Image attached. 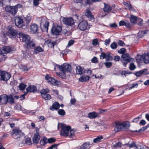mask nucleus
<instances>
[{
	"mask_svg": "<svg viewBox=\"0 0 149 149\" xmlns=\"http://www.w3.org/2000/svg\"><path fill=\"white\" fill-rule=\"evenodd\" d=\"M60 72H57V75L60 78L65 79L66 77L67 73L64 71H61Z\"/></svg>",
	"mask_w": 149,
	"mask_h": 149,
	"instance_id": "obj_28",
	"label": "nucleus"
},
{
	"mask_svg": "<svg viewBox=\"0 0 149 149\" xmlns=\"http://www.w3.org/2000/svg\"><path fill=\"white\" fill-rule=\"evenodd\" d=\"M131 59H130L129 55L128 54H123L122 55V58L121 59V61L123 65L125 66H126L127 63L129 62Z\"/></svg>",
	"mask_w": 149,
	"mask_h": 149,
	"instance_id": "obj_6",
	"label": "nucleus"
},
{
	"mask_svg": "<svg viewBox=\"0 0 149 149\" xmlns=\"http://www.w3.org/2000/svg\"><path fill=\"white\" fill-rule=\"evenodd\" d=\"M36 50L38 52H41L43 51V49L40 47H38L36 48Z\"/></svg>",
	"mask_w": 149,
	"mask_h": 149,
	"instance_id": "obj_63",
	"label": "nucleus"
},
{
	"mask_svg": "<svg viewBox=\"0 0 149 149\" xmlns=\"http://www.w3.org/2000/svg\"><path fill=\"white\" fill-rule=\"evenodd\" d=\"M76 72L77 74H82L84 72V71L82 68L80 66L76 67Z\"/></svg>",
	"mask_w": 149,
	"mask_h": 149,
	"instance_id": "obj_32",
	"label": "nucleus"
},
{
	"mask_svg": "<svg viewBox=\"0 0 149 149\" xmlns=\"http://www.w3.org/2000/svg\"><path fill=\"white\" fill-rule=\"evenodd\" d=\"M85 15L88 17H91L92 16L91 11L88 9L86 10Z\"/></svg>",
	"mask_w": 149,
	"mask_h": 149,
	"instance_id": "obj_39",
	"label": "nucleus"
},
{
	"mask_svg": "<svg viewBox=\"0 0 149 149\" xmlns=\"http://www.w3.org/2000/svg\"><path fill=\"white\" fill-rule=\"evenodd\" d=\"M132 72L129 71H123L121 73L122 76H124V77H125L127 75V74H131Z\"/></svg>",
	"mask_w": 149,
	"mask_h": 149,
	"instance_id": "obj_37",
	"label": "nucleus"
},
{
	"mask_svg": "<svg viewBox=\"0 0 149 149\" xmlns=\"http://www.w3.org/2000/svg\"><path fill=\"white\" fill-rule=\"evenodd\" d=\"M138 86V84L137 83L133 84L132 85V86L129 88V90H131L132 88H137Z\"/></svg>",
	"mask_w": 149,
	"mask_h": 149,
	"instance_id": "obj_53",
	"label": "nucleus"
},
{
	"mask_svg": "<svg viewBox=\"0 0 149 149\" xmlns=\"http://www.w3.org/2000/svg\"><path fill=\"white\" fill-rule=\"evenodd\" d=\"M47 143V139H43L41 140L40 141V144L41 145L44 146L45 144Z\"/></svg>",
	"mask_w": 149,
	"mask_h": 149,
	"instance_id": "obj_47",
	"label": "nucleus"
},
{
	"mask_svg": "<svg viewBox=\"0 0 149 149\" xmlns=\"http://www.w3.org/2000/svg\"><path fill=\"white\" fill-rule=\"evenodd\" d=\"M57 67L60 71H64L66 73H70L72 70V68L70 65L64 63L61 65H57Z\"/></svg>",
	"mask_w": 149,
	"mask_h": 149,
	"instance_id": "obj_3",
	"label": "nucleus"
},
{
	"mask_svg": "<svg viewBox=\"0 0 149 149\" xmlns=\"http://www.w3.org/2000/svg\"><path fill=\"white\" fill-rule=\"evenodd\" d=\"M11 77L10 74L6 71H1L0 72V80L7 81L9 80Z\"/></svg>",
	"mask_w": 149,
	"mask_h": 149,
	"instance_id": "obj_5",
	"label": "nucleus"
},
{
	"mask_svg": "<svg viewBox=\"0 0 149 149\" xmlns=\"http://www.w3.org/2000/svg\"><path fill=\"white\" fill-rule=\"evenodd\" d=\"M49 23L48 21H46L45 23L43 24V26L44 28V30L47 31L48 29Z\"/></svg>",
	"mask_w": 149,
	"mask_h": 149,
	"instance_id": "obj_38",
	"label": "nucleus"
},
{
	"mask_svg": "<svg viewBox=\"0 0 149 149\" xmlns=\"http://www.w3.org/2000/svg\"><path fill=\"white\" fill-rule=\"evenodd\" d=\"M117 45L116 42H113L110 45L111 48L113 49H115L117 47Z\"/></svg>",
	"mask_w": 149,
	"mask_h": 149,
	"instance_id": "obj_46",
	"label": "nucleus"
},
{
	"mask_svg": "<svg viewBox=\"0 0 149 149\" xmlns=\"http://www.w3.org/2000/svg\"><path fill=\"white\" fill-rule=\"evenodd\" d=\"M26 86L23 84H20L19 86V89L21 90H23L24 89Z\"/></svg>",
	"mask_w": 149,
	"mask_h": 149,
	"instance_id": "obj_45",
	"label": "nucleus"
},
{
	"mask_svg": "<svg viewBox=\"0 0 149 149\" xmlns=\"http://www.w3.org/2000/svg\"><path fill=\"white\" fill-rule=\"evenodd\" d=\"M56 141V139L54 138H51L49 139H47V143H52L55 142Z\"/></svg>",
	"mask_w": 149,
	"mask_h": 149,
	"instance_id": "obj_41",
	"label": "nucleus"
},
{
	"mask_svg": "<svg viewBox=\"0 0 149 149\" xmlns=\"http://www.w3.org/2000/svg\"><path fill=\"white\" fill-rule=\"evenodd\" d=\"M148 128V127H147V126H146L144 127H142L141 129H140L139 130H134L133 131L136 132H138L141 131H144L145 130L147 129Z\"/></svg>",
	"mask_w": 149,
	"mask_h": 149,
	"instance_id": "obj_50",
	"label": "nucleus"
},
{
	"mask_svg": "<svg viewBox=\"0 0 149 149\" xmlns=\"http://www.w3.org/2000/svg\"><path fill=\"white\" fill-rule=\"evenodd\" d=\"M62 29V28L61 26L57 25L52 28V32L53 35H59L60 34Z\"/></svg>",
	"mask_w": 149,
	"mask_h": 149,
	"instance_id": "obj_10",
	"label": "nucleus"
},
{
	"mask_svg": "<svg viewBox=\"0 0 149 149\" xmlns=\"http://www.w3.org/2000/svg\"><path fill=\"white\" fill-rule=\"evenodd\" d=\"M143 61L146 63H149V54H145L143 55Z\"/></svg>",
	"mask_w": 149,
	"mask_h": 149,
	"instance_id": "obj_26",
	"label": "nucleus"
},
{
	"mask_svg": "<svg viewBox=\"0 0 149 149\" xmlns=\"http://www.w3.org/2000/svg\"><path fill=\"white\" fill-rule=\"evenodd\" d=\"M125 145L127 146L130 148L135 147L136 146L135 143L133 142L131 144L128 143L125 144Z\"/></svg>",
	"mask_w": 149,
	"mask_h": 149,
	"instance_id": "obj_54",
	"label": "nucleus"
},
{
	"mask_svg": "<svg viewBox=\"0 0 149 149\" xmlns=\"http://www.w3.org/2000/svg\"><path fill=\"white\" fill-rule=\"evenodd\" d=\"M91 62L92 63H96L98 62L97 58L96 57H94L91 59Z\"/></svg>",
	"mask_w": 149,
	"mask_h": 149,
	"instance_id": "obj_59",
	"label": "nucleus"
},
{
	"mask_svg": "<svg viewBox=\"0 0 149 149\" xmlns=\"http://www.w3.org/2000/svg\"><path fill=\"white\" fill-rule=\"evenodd\" d=\"M121 146V144L120 142L116 143L113 145V147L114 148L117 147L118 148H120Z\"/></svg>",
	"mask_w": 149,
	"mask_h": 149,
	"instance_id": "obj_57",
	"label": "nucleus"
},
{
	"mask_svg": "<svg viewBox=\"0 0 149 149\" xmlns=\"http://www.w3.org/2000/svg\"><path fill=\"white\" fill-rule=\"evenodd\" d=\"M102 139L103 137L102 136H99L96 138L94 139L93 142L96 143L99 142Z\"/></svg>",
	"mask_w": 149,
	"mask_h": 149,
	"instance_id": "obj_36",
	"label": "nucleus"
},
{
	"mask_svg": "<svg viewBox=\"0 0 149 149\" xmlns=\"http://www.w3.org/2000/svg\"><path fill=\"white\" fill-rule=\"evenodd\" d=\"M123 4L125 9L129 10L130 11H135V10L129 3L124 2Z\"/></svg>",
	"mask_w": 149,
	"mask_h": 149,
	"instance_id": "obj_22",
	"label": "nucleus"
},
{
	"mask_svg": "<svg viewBox=\"0 0 149 149\" xmlns=\"http://www.w3.org/2000/svg\"><path fill=\"white\" fill-rule=\"evenodd\" d=\"M90 144L89 142H86L84 143L80 146L81 149H86L90 148Z\"/></svg>",
	"mask_w": 149,
	"mask_h": 149,
	"instance_id": "obj_30",
	"label": "nucleus"
},
{
	"mask_svg": "<svg viewBox=\"0 0 149 149\" xmlns=\"http://www.w3.org/2000/svg\"><path fill=\"white\" fill-rule=\"evenodd\" d=\"M42 0H33V2L34 5L35 6H38L39 4V1Z\"/></svg>",
	"mask_w": 149,
	"mask_h": 149,
	"instance_id": "obj_58",
	"label": "nucleus"
},
{
	"mask_svg": "<svg viewBox=\"0 0 149 149\" xmlns=\"http://www.w3.org/2000/svg\"><path fill=\"white\" fill-rule=\"evenodd\" d=\"M126 49L124 48H122L120 49L118 51V52L122 54L125 52Z\"/></svg>",
	"mask_w": 149,
	"mask_h": 149,
	"instance_id": "obj_64",
	"label": "nucleus"
},
{
	"mask_svg": "<svg viewBox=\"0 0 149 149\" xmlns=\"http://www.w3.org/2000/svg\"><path fill=\"white\" fill-rule=\"evenodd\" d=\"M26 44V47L28 49H31L33 47H35L36 46L35 42L34 40L32 39H31L28 42H27Z\"/></svg>",
	"mask_w": 149,
	"mask_h": 149,
	"instance_id": "obj_18",
	"label": "nucleus"
},
{
	"mask_svg": "<svg viewBox=\"0 0 149 149\" xmlns=\"http://www.w3.org/2000/svg\"><path fill=\"white\" fill-rule=\"evenodd\" d=\"M146 70H147L146 69H144L143 70H140L136 72L135 75L136 76H139L141 74H143L145 71Z\"/></svg>",
	"mask_w": 149,
	"mask_h": 149,
	"instance_id": "obj_43",
	"label": "nucleus"
},
{
	"mask_svg": "<svg viewBox=\"0 0 149 149\" xmlns=\"http://www.w3.org/2000/svg\"><path fill=\"white\" fill-rule=\"evenodd\" d=\"M15 22L16 26L18 27H21L23 25V21L21 17H16L15 19Z\"/></svg>",
	"mask_w": 149,
	"mask_h": 149,
	"instance_id": "obj_12",
	"label": "nucleus"
},
{
	"mask_svg": "<svg viewBox=\"0 0 149 149\" xmlns=\"http://www.w3.org/2000/svg\"><path fill=\"white\" fill-rule=\"evenodd\" d=\"M22 7V5L19 4L14 6H7L5 8V10L7 12H10L12 15L14 16L17 13L18 9Z\"/></svg>",
	"mask_w": 149,
	"mask_h": 149,
	"instance_id": "obj_2",
	"label": "nucleus"
},
{
	"mask_svg": "<svg viewBox=\"0 0 149 149\" xmlns=\"http://www.w3.org/2000/svg\"><path fill=\"white\" fill-rule=\"evenodd\" d=\"M74 41L73 40H70L68 42L67 45L68 47H70L74 43Z\"/></svg>",
	"mask_w": 149,
	"mask_h": 149,
	"instance_id": "obj_62",
	"label": "nucleus"
},
{
	"mask_svg": "<svg viewBox=\"0 0 149 149\" xmlns=\"http://www.w3.org/2000/svg\"><path fill=\"white\" fill-rule=\"evenodd\" d=\"M106 53L105 54L104 52H102L101 54L100 55V58L101 59H104L106 58Z\"/></svg>",
	"mask_w": 149,
	"mask_h": 149,
	"instance_id": "obj_56",
	"label": "nucleus"
},
{
	"mask_svg": "<svg viewBox=\"0 0 149 149\" xmlns=\"http://www.w3.org/2000/svg\"><path fill=\"white\" fill-rule=\"evenodd\" d=\"M30 32L32 34H34L36 33L38 30V25L34 24H31L30 26Z\"/></svg>",
	"mask_w": 149,
	"mask_h": 149,
	"instance_id": "obj_16",
	"label": "nucleus"
},
{
	"mask_svg": "<svg viewBox=\"0 0 149 149\" xmlns=\"http://www.w3.org/2000/svg\"><path fill=\"white\" fill-rule=\"evenodd\" d=\"M98 114L95 112H90L88 114V117L90 119H93L96 118Z\"/></svg>",
	"mask_w": 149,
	"mask_h": 149,
	"instance_id": "obj_24",
	"label": "nucleus"
},
{
	"mask_svg": "<svg viewBox=\"0 0 149 149\" xmlns=\"http://www.w3.org/2000/svg\"><path fill=\"white\" fill-rule=\"evenodd\" d=\"M113 58V56L111 55L110 53H106V61L111 60H112Z\"/></svg>",
	"mask_w": 149,
	"mask_h": 149,
	"instance_id": "obj_34",
	"label": "nucleus"
},
{
	"mask_svg": "<svg viewBox=\"0 0 149 149\" xmlns=\"http://www.w3.org/2000/svg\"><path fill=\"white\" fill-rule=\"evenodd\" d=\"M12 136L15 139H18L21 137H24V134L20 130L16 129L12 131Z\"/></svg>",
	"mask_w": 149,
	"mask_h": 149,
	"instance_id": "obj_4",
	"label": "nucleus"
},
{
	"mask_svg": "<svg viewBox=\"0 0 149 149\" xmlns=\"http://www.w3.org/2000/svg\"><path fill=\"white\" fill-rule=\"evenodd\" d=\"M63 22L64 24L71 26L73 25L74 23L73 19L71 17L64 18Z\"/></svg>",
	"mask_w": 149,
	"mask_h": 149,
	"instance_id": "obj_13",
	"label": "nucleus"
},
{
	"mask_svg": "<svg viewBox=\"0 0 149 149\" xmlns=\"http://www.w3.org/2000/svg\"><path fill=\"white\" fill-rule=\"evenodd\" d=\"M89 77L88 76L84 75L79 79V80L81 82H86L89 80Z\"/></svg>",
	"mask_w": 149,
	"mask_h": 149,
	"instance_id": "obj_27",
	"label": "nucleus"
},
{
	"mask_svg": "<svg viewBox=\"0 0 149 149\" xmlns=\"http://www.w3.org/2000/svg\"><path fill=\"white\" fill-rule=\"evenodd\" d=\"M148 31H140L138 33V36L140 38H142L145 34L147 33V32Z\"/></svg>",
	"mask_w": 149,
	"mask_h": 149,
	"instance_id": "obj_33",
	"label": "nucleus"
},
{
	"mask_svg": "<svg viewBox=\"0 0 149 149\" xmlns=\"http://www.w3.org/2000/svg\"><path fill=\"white\" fill-rule=\"evenodd\" d=\"M7 95L5 94L1 95L0 97V105L6 104L7 102Z\"/></svg>",
	"mask_w": 149,
	"mask_h": 149,
	"instance_id": "obj_17",
	"label": "nucleus"
},
{
	"mask_svg": "<svg viewBox=\"0 0 149 149\" xmlns=\"http://www.w3.org/2000/svg\"><path fill=\"white\" fill-rule=\"evenodd\" d=\"M19 36V38H22V41L25 42V43L29 42L31 39V37L28 35L24 33L20 32L18 33Z\"/></svg>",
	"mask_w": 149,
	"mask_h": 149,
	"instance_id": "obj_7",
	"label": "nucleus"
},
{
	"mask_svg": "<svg viewBox=\"0 0 149 149\" xmlns=\"http://www.w3.org/2000/svg\"><path fill=\"white\" fill-rule=\"evenodd\" d=\"M7 102H8L10 104H13L15 103L14 97L12 95L7 96Z\"/></svg>",
	"mask_w": 149,
	"mask_h": 149,
	"instance_id": "obj_29",
	"label": "nucleus"
},
{
	"mask_svg": "<svg viewBox=\"0 0 149 149\" xmlns=\"http://www.w3.org/2000/svg\"><path fill=\"white\" fill-rule=\"evenodd\" d=\"M98 44V41L97 39H94L93 40L92 44L94 46H96Z\"/></svg>",
	"mask_w": 149,
	"mask_h": 149,
	"instance_id": "obj_51",
	"label": "nucleus"
},
{
	"mask_svg": "<svg viewBox=\"0 0 149 149\" xmlns=\"http://www.w3.org/2000/svg\"><path fill=\"white\" fill-rule=\"evenodd\" d=\"M26 93L35 92L37 91L36 87V86L32 85L29 86L26 88Z\"/></svg>",
	"mask_w": 149,
	"mask_h": 149,
	"instance_id": "obj_19",
	"label": "nucleus"
},
{
	"mask_svg": "<svg viewBox=\"0 0 149 149\" xmlns=\"http://www.w3.org/2000/svg\"><path fill=\"white\" fill-rule=\"evenodd\" d=\"M45 79L48 81V83L53 85L55 86L58 84V81L53 78L50 77L49 75H47L45 77Z\"/></svg>",
	"mask_w": 149,
	"mask_h": 149,
	"instance_id": "obj_14",
	"label": "nucleus"
},
{
	"mask_svg": "<svg viewBox=\"0 0 149 149\" xmlns=\"http://www.w3.org/2000/svg\"><path fill=\"white\" fill-rule=\"evenodd\" d=\"M31 142V139L29 138H27L25 140V143L28 144L30 145Z\"/></svg>",
	"mask_w": 149,
	"mask_h": 149,
	"instance_id": "obj_61",
	"label": "nucleus"
},
{
	"mask_svg": "<svg viewBox=\"0 0 149 149\" xmlns=\"http://www.w3.org/2000/svg\"><path fill=\"white\" fill-rule=\"evenodd\" d=\"M118 43L120 46H123L125 45V44L124 42L121 40H119L118 41Z\"/></svg>",
	"mask_w": 149,
	"mask_h": 149,
	"instance_id": "obj_60",
	"label": "nucleus"
},
{
	"mask_svg": "<svg viewBox=\"0 0 149 149\" xmlns=\"http://www.w3.org/2000/svg\"><path fill=\"white\" fill-rule=\"evenodd\" d=\"M136 59L138 62H140L141 60H143V56L140 55H137L136 57Z\"/></svg>",
	"mask_w": 149,
	"mask_h": 149,
	"instance_id": "obj_42",
	"label": "nucleus"
},
{
	"mask_svg": "<svg viewBox=\"0 0 149 149\" xmlns=\"http://www.w3.org/2000/svg\"><path fill=\"white\" fill-rule=\"evenodd\" d=\"M58 113L59 115L63 116L65 115V111L63 109H59L58 111Z\"/></svg>",
	"mask_w": 149,
	"mask_h": 149,
	"instance_id": "obj_40",
	"label": "nucleus"
},
{
	"mask_svg": "<svg viewBox=\"0 0 149 149\" xmlns=\"http://www.w3.org/2000/svg\"><path fill=\"white\" fill-rule=\"evenodd\" d=\"M40 136L39 134L36 132L34 134V136L33 138V143L35 144H37L40 140Z\"/></svg>",
	"mask_w": 149,
	"mask_h": 149,
	"instance_id": "obj_20",
	"label": "nucleus"
},
{
	"mask_svg": "<svg viewBox=\"0 0 149 149\" xmlns=\"http://www.w3.org/2000/svg\"><path fill=\"white\" fill-rule=\"evenodd\" d=\"M17 31L13 29L12 27L9 29L6 34L10 37L11 38H15L17 34Z\"/></svg>",
	"mask_w": 149,
	"mask_h": 149,
	"instance_id": "obj_11",
	"label": "nucleus"
},
{
	"mask_svg": "<svg viewBox=\"0 0 149 149\" xmlns=\"http://www.w3.org/2000/svg\"><path fill=\"white\" fill-rule=\"evenodd\" d=\"M61 134L65 136H69L71 137L74 136L75 134V131L73 129H72L70 126H67L65 124H61Z\"/></svg>",
	"mask_w": 149,
	"mask_h": 149,
	"instance_id": "obj_1",
	"label": "nucleus"
},
{
	"mask_svg": "<svg viewBox=\"0 0 149 149\" xmlns=\"http://www.w3.org/2000/svg\"><path fill=\"white\" fill-rule=\"evenodd\" d=\"M121 123L120 122H117L116 123L114 130L116 132L120 131L123 130Z\"/></svg>",
	"mask_w": 149,
	"mask_h": 149,
	"instance_id": "obj_21",
	"label": "nucleus"
},
{
	"mask_svg": "<svg viewBox=\"0 0 149 149\" xmlns=\"http://www.w3.org/2000/svg\"><path fill=\"white\" fill-rule=\"evenodd\" d=\"M104 64L107 68H109L112 65V63L111 62H106L104 63Z\"/></svg>",
	"mask_w": 149,
	"mask_h": 149,
	"instance_id": "obj_55",
	"label": "nucleus"
},
{
	"mask_svg": "<svg viewBox=\"0 0 149 149\" xmlns=\"http://www.w3.org/2000/svg\"><path fill=\"white\" fill-rule=\"evenodd\" d=\"M45 100H49L51 98V95L48 94H47L45 95H42V97Z\"/></svg>",
	"mask_w": 149,
	"mask_h": 149,
	"instance_id": "obj_44",
	"label": "nucleus"
},
{
	"mask_svg": "<svg viewBox=\"0 0 149 149\" xmlns=\"http://www.w3.org/2000/svg\"><path fill=\"white\" fill-rule=\"evenodd\" d=\"M123 130L127 129L130 126V124L128 122H125L121 123Z\"/></svg>",
	"mask_w": 149,
	"mask_h": 149,
	"instance_id": "obj_31",
	"label": "nucleus"
},
{
	"mask_svg": "<svg viewBox=\"0 0 149 149\" xmlns=\"http://www.w3.org/2000/svg\"><path fill=\"white\" fill-rule=\"evenodd\" d=\"M87 26V22L85 21H83L79 23L78 27L80 30L84 31L86 29Z\"/></svg>",
	"mask_w": 149,
	"mask_h": 149,
	"instance_id": "obj_15",
	"label": "nucleus"
},
{
	"mask_svg": "<svg viewBox=\"0 0 149 149\" xmlns=\"http://www.w3.org/2000/svg\"><path fill=\"white\" fill-rule=\"evenodd\" d=\"M136 149H147V148L145 146H142L140 145L136 146L135 147Z\"/></svg>",
	"mask_w": 149,
	"mask_h": 149,
	"instance_id": "obj_48",
	"label": "nucleus"
},
{
	"mask_svg": "<svg viewBox=\"0 0 149 149\" xmlns=\"http://www.w3.org/2000/svg\"><path fill=\"white\" fill-rule=\"evenodd\" d=\"M130 19L131 23L135 24L137 22H139L138 24L139 25H141L143 24V20L140 18H138L137 17L133 15H131Z\"/></svg>",
	"mask_w": 149,
	"mask_h": 149,
	"instance_id": "obj_8",
	"label": "nucleus"
},
{
	"mask_svg": "<svg viewBox=\"0 0 149 149\" xmlns=\"http://www.w3.org/2000/svg\"><path fill=\"white\" fill-rule=\"evenodd\" d=\"M49 92V90L48 89H43L41 90L40 93L41 96L42 97V95H45L46 94L48 93Z\"/></svg>",
	"mask_w": 149,
	"mask_h": 149,
	"instance_id": "obj_35",
	"label": "nucleus"
},
{
	"mask_svg": "<svg viewBox=\"0 0 149 149\" xmlns=\"http://www.w3.org/2000/svg\"><path fill=\"white\" fill-rule=\"evenodd\" d=\"M11 50V48L8 46H4L0 50V55L5 56Z\"/></svg>",
	"mask_w": 149,
	"mask_h": 149,
	"instance_id": "obj_9",
	"label": "nucleus"
},
{
	"mask_svg": "<svg viewBox=\"0 0 149 149\" xmlns=\"http://www.w3.org/2000/svg\"><path fill=\"white\" fill-rule=\"evenodd\" d=\"M125 26L126 27L129 29L131 28V25L130 23L127 21H125Z\"/></svg>",
	"mask_w": 149,
	"mask_h": 149,
	"instance_id": "obj_52",
	"label": "nucleus"
},
{
	"mask_svg": "<svg viewBox=\"0 0 149 149\" xmlns=\"http://www.w3.org/2000/svg\"><path fill=\"white\" fill-rule=\"evenodd\" d=\"M104 7L103 10L105 12H109L111 10V8L110 6L105 3H104Z\"/></svg>",
	"mask_w": 149,
	"mask_h": 149,
	"instance_id": "obj_25",
	"label": "nucleus"
},
{
	"mask_svg": "<svg viewBox=\"0 0 149 149\" xmlns=\"http://www.w3.org/2000/svg\"><path fill=\"white\" fill-rule=\"evenodd\" d=\"M59 107L60 105L58 103L56 102L53 104L52 107H50V109L52 110H57L59 109Z\"/></svg>",
	"mask_w": 149,
	"mask_h": 149,
	"instance_id": "obj_23",
	"label": "nucleus"
},
{
	"mask_svg": "<svg viewBox=\"0 0 149 149\" xmlns=\"http://www.w3.org/2000/svg\"><path fill=\"white\" fill-rule=\"evenodd\" d=\"M129 68L130 70H133L135 69L136 66L133 63H131Z\"/></svg>",
	"mask_w": 149,
	"mask_h": 149,
	"instance_id": "obj_49",
	"label": "nucleus"
}]
</instances>
